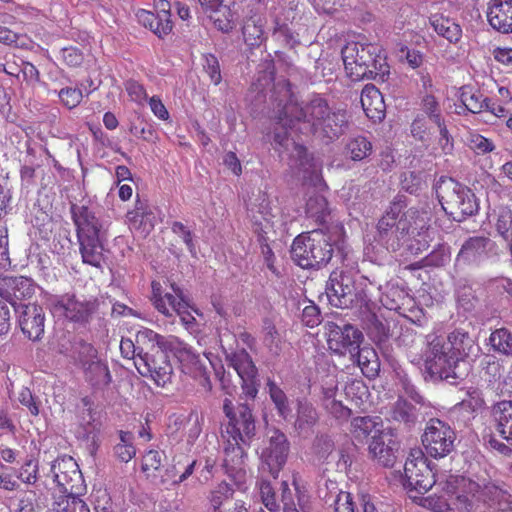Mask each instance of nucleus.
<instances>
[{"instance_id": "obj_39", "label": "nucleus", "mask_w": 512, "mask_h": 512, "mask_svg": "<svg viewBox=\"0 0 512 512\" xmlns=\"http://www.w3.org/2000/svg\"><path fill=\"white\" fill-rule=\"evenodd\" d=\"M306 215L317 224L326 222L329 215L328 202L323 194H312L306 202Z\"/></svg>"}, {"instance_id": "obj_2", "label": "nucleus", "mask_w": 512, "mask_h": 512, "mask_svg": "<svg viewBox=\"0 0 512 512\" xmlns=\"http://www.w3.org/2000/svg\"><path fill=\"white\" fill-rule=\"evenodd\" d=\"M136 344L150 347L153 351H170L179 362L182 371L185 374L201 376L205 374V365L201 361L199 354L195 353L191 346L180 340L174 335H160L149 328H142L136 333Z\"/></svg>"}, {"instance_id": "obj_64", "label": "nucleus", "mask_w": 512, "mask_h": 512, "mask_svg": "<svg viewBox=\"0 0 512 512\" xmlns=\"http://www.w3.org/2000/svg\"><path fill=\"white\" fill-rule=\"evenodd\" d=\"M496 230L505 240L512 235V214L510 212H504L498 216Z\"/></svg>"}, {"instance_id": "obj_55", "label": "nucleus", "mask_w": 512, "mask_h": 512, "mask_svg": "<svg viewBox=\"0 0 512 512\" xmlns=\"http://www.w3.org/2000/svg\"><path fill=\"white\" fill-rule=\"evenodd\" d=\"M334 512H356V503L350 492L340 490L333 502Z\"/></svg>"}, {"instance_id": "obj_7", "label": "nucleus", "mask_w": 512, "mask_h": 512, "mask_svg": "<svg viewBox=\"0 0 512 512\" xmlns=\"http://www.w3.org/2000/svg\"><path fill=\"white\" fill-rule=\"evenodd\" d=\"M405 207L404 195L398 194L378 220L376 240L388 250L397 251L405 242L404 233L399 229L400 218Z\"/></svg>"}, {"instance_id": "obj_37", "label": "nucleus", "mask_w": 512, "mask_h": 512, "mask_svg": "<svg viewBox=\"0 0 512 512\" xmlns=\"http://www.w3.org/2000/svg\"><path fill=\"white\" fill-rule=\"evenodd\" d=\"M369 452L382 466L392 467L394 465L396 459L394 451L385 444L381 434L372 436V441L369 444Z\"/></svg>"}, {"instance_id": "obj_16", "label": "nucleus", "mask_w": 512, "mask_h": 512, "mask_svg": "<svg viewBox=\"0 0 512 512\" xmlns=\"http://www.w3.org/2000/svg\"><path fill=\"white\" fill-rule=\"evenodd\" d=\"M223 443V467L227 475L235 482L238 487H241L246 482L245 446L242 441L232 438L221 437Z\"/></svg>"}, {"instance_id": "obj_22", "label": "nucleus", "mask_w": 512, "mask_h": 512, "mask_svg": "<svg viewBox=\"0 0 512 512\" xmlns=\"http://www.w3.org/2000/svg\"><path fill=\"white\" fill-rule=\"evenodd\" d=\"M289 443L284 433L275 430L270 437L268 448L263 451L262 458L269 468L270 474L276 478L286 463Z\"/></svg>"}, {"instance_id": "obj_45", "label": "nucleus", "mask_w": 512, "mask_h": 512, "mask_svg": "<svg viewBox=\"0 0 512 512\" xmlns=\"http://www.w3.org/2000/svg\"><path fill=\"white\" fill-rule=\"evenodd\" d=\"M415 406L406 399L399 398L393 405L390 416L393 420L405 424L416 420Z\"/></svg>"}, {"instance_id": "obj_15", "label": "nucleus", "mask_w": 512, "mask_h": 512, "mask_svg": "<svg viewBox=\"0 0 512 512\" xmlns=\"http://www.w3.org/2000/svg\"><path fill=\"white\" fill-rule=\"evenodd\" d=\"M227 362L241 379L244 394L255 398L259 387L258 370L250 354L245 349L234 351L227 356Z\"/></svg>"}, {"instance_id": "obj_40", "label": "nucleus", "mask_w": 512, "mask_h": 512, "mask_svg": "<svg viewBox=\"0 0 512 512\" xmlns=\"http://www.w3.org/2000/svg\"><path fill=\"white\" fill-rule=\"evenodd\" d=\"M355 355H357L358 366L366 377L373 378L378 374L380 365L374 349L358 347L355 351Z\"/></svg>"}, {"instance_id": "obj_13", "label": "nucleus", "mask_w": 512, "mask_h": 512, "mask_svg": "<svg viewBox=\"0 0 512 512\" xmlns=\"http://www.w3.org/2000/svg\"><path fill=\"white\" fill-rule=\"evenodd\" d=\"M444 340L440 337H434L428 343V350L424 365L426 372L432 378L450 379L458 378L456 367L458 361L447 349Z\"/></svg>"}, {"instance_id": "obj_60", "label": "nucleus", "mask_w": 512, "mask_h": 512, "mask_svg": "<svg viewBox=\"0 0 512 512\" xmlns=\"http://www.w3.org/2000/svg\"><path fill=\"white\" fill-rule=\"evenodd\" d=\"M423 110L436 124L443 122L439 113V103L433 95H426L422 101Z\"/></svg>"}, {"instance_id": "obj_49", "label": "nucleus", "mask_w": 512, "mask_h": 512, "mask_svg": "<svg viewBox=\"0 0 512 512\" xmlns=\"http://www.w3.org/2000/svg\"><path fill=\"white\" fill-rule=\"evenodd\" d=\"M267 388L269 396L275 404L278 413L285 417L289 412V404L285 392L271 379L267 381Z\"/></svg>"}, {"instance_id": "obj_17", "label": "nucleus", "mask_w": 512, "mask_h": 512, "mask_svg": "<svg viewBox=\"0 0 512 512\" xmlns=\"http://www.w3.org/2000/svg\"><path fill=\"white\" fill-rule=\"evenodd\" d=\"M156 13L148 10H139L136 13L138 22L149 28L155 35L163 39L173 30L171 20V5L167 0H154Z\"/></svg>"}, {"instance_id": "obj_44", "label": "nucleus", "mask_w": 512, "mask_h": 512, "mask_svg": "<svg viewBox=\"0 0 512 512\" xmlns=\"http://www.w3.org/2000/svg\"><path fill=\"white\" fill-rule=\"evenodd\" d=\"M120 442L115 445L114 453L121 462H129L136 455V448L133 445L134 436L131 432L120 431Z\"/></svg>"}, {"instance_id": "obj_34", "label": "nucleus", "mask_w": 512, "mask_h": 512, "mask_svg": "<svg viewBox=\"0 0 512 512\" xmlns=\"http://www.w3.org/2000/svg\"><path fill=\"white\" fill-rule=\"evenodd\" d=\"M460 109L470 113H481L485 110V97L479 89L464 85L459 91Z\"/></svg>"}, {"instance_id": "obj_12", "label": "nucleus", "mask_w": 512, "mask_h": 512, "mask_svg": "<svg viewBox=\"0 0 512 512\" xmlns=\"http://www.w3.org/2000/svg\"><path fill=\"white\" fill-rule=\"evenodd\" d=\"M50 473L60 496H79L84 491L81 471L71 456H61L53 461Z\"/></svg>"}, {"instance_id": "obj_43", "label": "nucleus", "mask_w": 512, "mask_h": 512, "mask_svg": "<svg viewBox=\"0 0 512 512\" xmlns=\"http://www.w3.org/2000/svg\"><path fill=\"white\" fill-rule=\"evenodd\" d=\"M257 234V242L260 247L261 254L263 256L266 267L275 275H279V271L275 265L276 256L267 237V230L264 228L255 229Z\"/></svg>"}, {"instance_id": "obj_46", "label": "nucleus", "mask_w": 512, "mask_h": 512, "mask_svg": "<svg viewBox=\"0 0 512 512\" xmlns=\"http://www.w3.org/2000/svg\"><path fill=\"white\" fill-rule=\"evenodd\" d=\"M465 143L467 147L477 155H485L495 149V145L492 140L473 131L467 134Z\"/></svg>"}, {"instance_id": "obj_63", "label": "nucleus", "mask_w": 512, "mask_h": 512, "mask_svg": "<svg viewBox=\"0 0 512 512\" xmlns=\"http://www.w3.org/2000/svg\"><path fill=\"white\" fill-rule=\"evenodd\" d=\"M421 177L416 172H405L401 178V188L405 192H415L421 187Z\"/></svg>"}, {"instance_id": "obj_30", "label": "nucleus", "mask_w": 512, "mask_h": 512, "mask_svg": "<svg viewBox=\"0 0 512 512\" xmlns=\"http://www.w3.org/2000/svg\"><path fill=\"white\" fill-rule=\"evenodd\" d=\"M433 30L450 43H457L462 37L461 26L452 18L441 13H434L429 17Z\"/></svg>"}, {"instance_id": "obj_8", "label": "nucleus", "mask_w": 512, "mask_h": 512, "mask_svg": "<svg viewBox=\"0 0 512 512\" xmlns=\"http://www.w3.org/2000/svg\"><path fill=\"white\" fill-rule=\"evenodd\" d=\"M223 412L228 418V423L221 431V437L238 439L244 444H250L255 435V420L252 411L247 404H239L236 407L226 398L223 402Z\"/></svg>"}, {"instance_id": "obj_50", "label": "nucleus", "mask_w": 512, "mask_h": 512, "mask_svg": "<svg viewBox=\"0 0 512 512\" xmlns=\"http://www.w3.org/2000/svg\"><path fill=\"white\" fill-rule=\"evenodd\" d=\"M258 488L263 505L270 512H280V505L276 499V493L272 484L264 479L258 481Z\"/></svg>"}, {"instance_id": "obj_41", "label": "nucleus", "mask_w": 512, "mask_h": 512, "mask_svg": "<svg viewBox=\"0 0 512 512\" xmlns=\"http://www.w3.org/2000/svg\"><path fill=\"white\" fill-rule=\"evenodd\" d=\"M489 343L494 351L512 356V332L506 328H499L493 331L489 337Z\"/></svg>"}, {"instance_id": "obj_21", "label": "nucleus", "mask_w": 512, "mask_h": 512, "mask_svg": "<svg viewBox=\"0 0 512 512\" xmlns=\"http://www.w3.org/2000/svg\"><path fill=\"white\" fill-rule=\"evenodd\" d=\"M476 194H445L439 198L443 210L455 221H462L479 209Z\"/></svg>"}, {"instance_id": "obj_54", "label": "nucleus", "mask_w": 512, "mask_h": 512, "mask_svg": "<svg viewBox=\"0 0 512 512\" xmlns=\"http://www.w3.org/2000/svg\"><path fill=\"white\" fill-rule=\"evenodd\" d=\"M203 69L209 76L214 85H219L222 81L219 61L213 54L204 55Z\"/></svg>"}, {"instance_id": "obj_23", "label": "nucleus", "mask_w": 512, "mask_h": 512, "mask_svg": "<svg viewBox=\"0 0 512 512\" xmlns=\"http://www.w3.org/2000/svg\"><path fill=\"white\" fill-rule=\"evenodd\" d=\"M129 228L142 237L149 235L156 223V215L146 199H142L140 194H136L135 208L127 213Z\"/></svg>"}, {"instance_id": "obj_33", "label": "nucleus", "mask_w": 512, "mask_h": 512, "mask_svg": "<svg viewBox=\"0 0 512 512\" xmlns=\"http://www.w3.org/2000/svg\"><path fill=\"white\" fill-rule=\"evenodd\" d=\"M373 151L372 142L364 135L350 136L344 145V154L352 161H362Z\"/></svg>"}, {"instance_id": "obj_42", "label": "nucleus", "mask_w": 512, "mask_h": 512, "mask_svg": "<svg viewBox=\"0 0 512 512\" xmlns=\"http://www.w3.org/2000/svg\"><path fill=\"white\" fill-rule=\"evenodd\" d=\"M262 341L270 352L278 354L281 350L282 337L271 319L265 318L262 326Z\"/></svg>"}, {"instance_id": "obj_29", "label": "nucleus", "mask_w": 512, "mask_h": 512, "mask_svg": "<svg viewBox=\"0 0 512 512\" xmlns=\"http://www.w3.org/2000/svg\"><path fill=\"white\" fill-rule=\"evenodd\" d=\"M446 349L458 360L467 358L474 348L475 342L469 333L463 329L457 328L451 331L444 341Z\"/></svg>"}, {"instance_id": "obj_35", "label": "nucleus", "mask_w": 512, "mask_h": 512, "mask_svg": "<svg viewBox=\"0 0 512 512\" xmlns=\"http://www.w3.org/2000/svg\"><path fill=\"white\" fill-rule=\"evenodd\" d=\"M96 234L95 226H81L79 225L78 237L80 241V250L83 258V262L90 264L92 266H96V252H95V239L94 235Z\"/></svg>"}, {"instance_id": "obj_31", "label": "nucleus", "mask_w": 512, "mask_h": 512, "mask_svg": "<svg viewBox=\"0 0 512 512\" xmlns=\"http://www.w3.org/2000/svg\"><path fill=\"white\" fill-rule=\"evenodd\" d=\"M265 20L258 15H253L244 21L242 34L244 42L250 48L259 47L266 39L264 31Z\"/></svg>"}, {"instance_id": "obj_4", "label": "nucleus", "mask_w": 512, "mask_h": 512, "mask_svg": "<svg viewBox=\"0 0 512 512\" xmlns=\"http://www.w3.org/2000/svg\"><path fill=\"white\" fill-rule=\"evenodd\" d=\"M344 69L352 81L372 79L381 68L380 50L372 43L348 42L341 50Z\"/></svg>"}, {"instance_id": "obj_9", "label": "nucleus", "mask_w": 512, "mask_h": 512, "mask_svg": "<svg viewBox=\"0 0 512 512\" xmlns=\"http://www.w3.org/2000/svg\"><path fill=\"white\" fill-rule=\"evenodd\" d=\"M456 433L451 426L437 418L430 419L421 436L422 445L428 456L439 459L454 450Z\"/></svg>"}, {"instance_id": "obj_52", "label": "nucleus", "mask_w": 512, "mask_h": 512, "mask_svg": "<svg viewBox=\"0 0 512 512\" xmlns=\"http://www.w3.org/2000/svg\"><path fill=\"white\" fill-rule=\"evenodd\" d=\"M234 490L230 484L226 482L219 483L211 492L210 501L214 509H219L221 505L233 497Z\"/></svg>"}, {"instance_id": "obj_10", "label": "nucleus", "mask_w": 512, "mask_h": 512, "mask_svg": "<svg viewBox=\"0 0 512 512\" xmlns=\"http://www.w3.org/2000/svg\"><path fill=\"white\" fill-rule=\"evenodd\" d=\"M152 302L156 310L166 317L177 314L183 319L188 314L189 304L185 300L182 289L169 279L152 281Z\"/></svg>"}, {"instance_id": "obj_3", "label": "nucleus", "mask_w": 512, "mask_h": 512, "mask_svg": "<svg viewBox=\"0 0 512 512\" xmlns=\"http://www.w3.org/2000/svg\"><path fill=\"white\" fill-rule=\"evenodd\" d=\"M333 245L322 230H313L296 236L291 246L295 263L306 269L320 268L333 256Z\"/></svg>"}, {"instance_id": "obj_32", "label": "nucleus", "mask_w": 512, "mask_h": 512, "mask_svg": "<svg viewBox=\"0 0 512 512\" xmlns=\"http://www.w3.org/2000/svg\"><path fill=\"white\" fill-rule=\"evenodd\" d=\"M437 485L448 496L458 495L466 491L471 492L477 485L463 476L452 474L435 475Z\"/></svg>"}, {"instance_id": "obj_36", "label": "nucleus", "mask_w": 512, "mask_h": 512, "mask_svg": "<svg viewBox=\"0 0 512 512\" xmlns=\"http://www.w3.org/2000/svg\"><path fill=\"white\" fill-rule=\"evenodd\" d=\"M213 21L215 27L222 32H229L234 27V13L223 2L204 10Z\"/></svg>"}, {"instance_id": "obj_56", "label": "nucleus", "mask_w": 512, "mask_h": 512, "mask_svg": "<svg viewBox=\"0 0 512 512\" xmlns=\"http://www.w3.org/2000/svg\"><path fill=\"white\" fill-rule=\"evenodd\" d=\"M421 505L433 512H449L450 510L448 499L436 494L423 498Z\"/></svg>"}, {"instance_id": "obj_18", "label": "nucleus", "mask_w": 512, "mask_h": 512, "mask_svg": "<svg viewBox=\"0 0 512 512\" xmlns=\"http://www.w3.org/2000/svg\"><path fill=\"white\" fill-rule=\"evenodd\" d=\"M328 327L327 343L329 349L337 354L349 352L354 356L362 341V332L350 324L340 327L331 323Z\"/></svg>"}, {"instance_id": "obj_38", "label": "nucleus", "mask_w": 512, "mask_h": 512, "mask_svg": "<svg viewBox=\"0 0 512 512\" xmlns=\"http://www.w3.org/2000/svg\"><path fill=\"white\" fill-rule=\"evenodd\" d=\"M370 416L356 417L351 422V433L356 439H365L372 433L381 434V421Z\"/></svg>"}, {"instance_id": "obj_51", "label": "nucleus", "mask_w": 512, "mask_h": 512, "mask_svg": "<svg viewBox=\"0 0 512 512\" xmlns=\"http://www.w3.org/2000/svg\"><path fill=\"white\" fill-rule=\"evenodd\" d=\"M83 410L80 415V424L83 426L87 436L94 433L96 429L94 418V401L91 398H83Z\"/></svg>"}, {"instance_id": "obj_61", "label": "nucleus", "mask_w": 512, "mask_h": 512, "mask_svg": "<svg viewBox=\"0 0 512 512\" xmlns=\"http://www.w3.org/2000/svg\"><path fill=\"white\" fill-rule=\"evenodd\" d=\"M473 506L472 497L465 491L456 496L452 506L450 505L449 512H472Z\"/></svg>"}, {"instance_id": "obj_6", "label": "nucleus", "mask_w": 512, "mask_h": 512, "mask_svg": "<svg viewBox=\"0 0 512 512\" xmlns=\"http://www.w3.org/2000/svg\"><path fill=\"white\" fill-rule=\"evenodd\" d=\"M430 221V213L424 210L411 208L401 215L399 229L404 233V244L410 254L418 255L429 248Z\"/></svg>"}, {"instance_id": "obj_25", "label": "nucleus", "mask_w": 512, "mask_h": 512, "mask_svg": "<svg viewBox=\"0 0 512 512\" xmlns=\"http://www.w3.org/2000/svg\"><path fill=\"white\" fill-rule=\"evenodd\" d=\"M245 202L248 216L256 226L255 229L264 228L267 230L270 228L272 214L268 194H251Z\"/></svg>"}, {"instance_id": "obj_57", "label": "nucleus", "mask_w": 512, "mask_h": 512, "mask_svg": "<svg viewBox=\"0 0 512 512\" xmlns=\"http://www.w3.org/2000/svg\"><path fill=\"white\" fill-rule=\"evenodd\" d=\"M125 90L130 100L138 104H142L148 98L144 86L133 79H130L125 83Z\"/></svg>"}, {"instance_id": "obj_27", "label": "nucleus", "mask_w": 512, "mask_h": 512, "mask_svg": "<svg viewBox=\"0 0 512 512\" xmlns=\"http://www.w3.org/2000/svg\"><path fill=\"white\" fill-rule=\"evenodd\" d=\"M35 291L36 285L30 278L20 276L6 281L5 297L14 308L18 305L27 304L26 301L34 296Z\"/></svg>"}, {"instance_id": "obj_20", "label": "nucleus", "mask_w": 512, "mask_h": 512, "mask_svg": "<svg viewBox=\"0 0 512 512\" xmlns=\"http://www.w3.org/2000/svg\"><path fill=\"white\" fill-rule=\"evenodd\" d=\"M93 308V304L86 299L67 294L53 303L52 311L70 321L84 323L90 318Z\"/></svg>"}, {"instance_id": "obj_48", "label": "nucleus", "mask_w": 512, "mask_h": 512, "mask_svg": "<svg viewBox=\"0 0 512 512\" xmlns=\"http://www.w3.org/2000/svg\"><path fill=\"white\" fill-rule=\"evenodd\" d=\"M54 512H90L86 504L77 496H59L53 508Z\"/></svg>"}, {"instance_id": "obj_58", "label": "nucleus", "mask_w": 512, "mask_h": 512, "mask_svg": "<svg viewBox=\"0 0 512 512\" xmlns=\"http://www.w3.org/2000/svg\"><path fill=\"white\" fill-rule=\"evenodd\" d=\"M326 410L338 420H346L351 415V410L335 399L325 400Z\"/></svg>"}, {"instance_id": "obj_11", "label": "nucleus", "mask_w": 512, "mask_h": 512, "mask_svg": "<svg viewBox=\"0 0 512 512\" xmlns=\"http://www.w3.org/2000/svg\"><path fill=\"white\" fill-rule=\"evenodd\" d=\"M436 483L435 474L421 449H412L404 464V486L409 491L424 494Z\"/></svg>"}, {"instance_id": "obj_19", "label": "nucleus", "mask_w": 512, "mask_h": 512, "mask_svg": "<svg viewBox=\"0 0 512 512\" xmlns=\"http://www.w3.org/2000/svg\"><path fill=\"white\" fill-rule=\"evenodd\" d=\"M15 312L22 333L32 341L40 340L45 328L43 308L36 303L28 302V304L15 306Z\"/></svg>"}, {"instance_id": "obj_1", "label": "nucleus", "mask_w": 512, "mask_h": 512, "mask_svg": "<svg viewBox=\"0 0 512 512\" xmlns=\"http://www.w3.org/2000/svg\"><path fill=\"white\" fill-rule=\"evenodd\" d=\"M276 124L282 131L275 128L274 148L276 150L287 147L289 142L288 129L301 124L305 133L330 143L342 136L349 127L348 115L345 110H333L328 101L314 95L309 101L299 104L289 99L284 105L278 104Z\"/></svg>"}, {"instance_id": "obj_62", "label": "nucleus", "mask_w": 512, "mask_h": 512, "mask_svg": "<svg viewBox=\"0 0 512 512\" xmlns=\"http://www.w3.org/2000/svg\"><path fill=\"white\" fill-rule=\"evenodd\" d=\"M302 322L307 327H311V328H313L321 323L320 310L315 304H310L303 309Z\"/></svg>"}, {"instance_id": "obj_14", "label": "nucleus", "mask_w": 512, "mask_h": 512, "mask_svg": "<svg viewBox=\"0 0 512 512\" xmlns=\"http://www.w3.org/2000/svg\"><path fill=\"white\" fill-rule=\"evenodd\" d=\"M170 351L156 350L152 353H138L135 359L137 371L144 377H150L159 387H165L171 382L173 368L168 359Z\"/></svg>"}, {"instance_id": "obj_24", "label": "nucleus", "mask_w": 512, "mask_h": 512, "mask_svg": "<svg viewBox=\"0 0 512 512\" xmlns=\"http://www.w3.org/2000/svg\"><path fill=\"white\" fill-rule=\"evenodd\" d=\"M487 19L490 26L500 33L512 32V0H492Z\"/></svg>"}, {"instance_id": "obj_26", "label": "nucleus", "mask_w": 512, "mask_h": 512, "mask_svg": "<svg viewBox=\"0 0 512 512\" xmlns=\"http://www.w3.org/2000/svg\"><path fill=\"white\" fill-rule=\"evenodd\" d=\"M360 101L365 115L370 120L377 122L384 119L386 105L380 90L375 85L367 84L364 86Z\"/></svg>"}, {"instance_id": "obj_47", "label": "nucleus", "mask_w": 512, "mask_h": 512, "mask_svg": "<svg viewBox=\"0 0 512 512\" xmlns=\"http://www.w3.org/2000/svg\"><path fill=\"white\" fill-rule=\"evenodd\" d=\"M272 36L278 40H281L283 44L289 48L295 47L299 44L297 34H295L286 22L276 18L274 21V28Z\"/></svg>"}, {"instance_id": "obj_53", "label": "nucleus", "mask_w": 512, "mask_h": 512, "mask_svg": "<svg viewBox=\"0 0 512 512\" xmlns=\"http://www.w3.org/2000/svg\"><path fill=\"white\" fill-rule=\"evenodd\" d=\"M162 465V455L157 450L147 451L143 458L141 469L147 475V477L154 474Z\"/></svg>"}, {"instance_id": "obj_28", "label": "nucleus", "mask_w": 512, "mask_h": 512, "mask_svg": "<svg viewBox=\"0 0 512 512\" xmlns=\"http://www.w3.org/2000/svg\"><path fill=\"white\" fill-rule=\"evenodd\" d=\"M495 430L502 439L512 444V400H502L492 407Z\"/></svg>"}, {"instance_id": "obj_59", "label": "nucleus", "mask_w": 512, "mask_h": 512, "mask_svg": "<svg viewBox=\"0 0 512 512\" xmlns=\"http://www.w3.org/2000/svg\"><path fill=\"white\" fill-rule=\"evenodd\" d=\"M58 96L69 109L76 107L82 99L81 91L75 88H63L59 91Z\"/></svg>"}, {"instance_id": "obj_5", "label": "nucleus", "mask_w": 512, "mask_h": 512, "mask_svg": "<svg viewBox=\"0 0 512 512\" xmlns=\"http://www.w3.org/2000/svg\"><path fill=\"white\" fill-rule=\"evenodd\" d=\"M326 294L332 306L348 309L367 306L368 298L363 290H357L353 277L335 270L327 282Z\"/></svg>"}]
</instances>
